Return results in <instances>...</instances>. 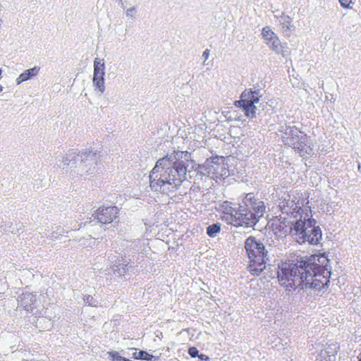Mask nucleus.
<instances>
[{
    "label": "nucleus",
    "mask_w": 361,
    "mask_h": 361,
    "mask_svg": "<svg viewBox=\"0 0 361 361\" xmlns=\"http://www.w3.org/2000/svg\"><path fill=\"white\" fill-rule=\"evenodd\" d=\"M102 157V148L72 149L62 157L61 164L70 178L87 179L97 173V165Z\"/></svg>",
    "instance_id": "f257e3e1"
},
{
    "label": "nucleus",
    "mask_w": 361,
    "mask_h": 361,
    "mask_svg": "<svg viewBox=\"0 0 361 361\" xmlns=\"http://www.w3.org/2000/svg\"><path fill=\"white\" fill-rule=\"evenodd\" d=\"M279 135L284 145L292 147L303 159L314 154L312 142L310 136L295 126H281Z\"/></svg>",
    "instance_id": "f03ea898"
},
{
    "label": "nucleus",
    "mask_w": 361,
    "mask_h": 361,
    "mask_svg": "<svg viewBox=\"0 0 361 361\" xmlns=\"http://www.w3.org/2000/svg\"><path fill=\"white\" fill-rule=\"evenodd\" d=\"M302 264L290 261L282 262L278 266L277 278L279 284L288 290L304 288V277Z\"/></svg>",
    "instance_id": "7ed1b4c3"
},
{
    "label": "nucleus",
    "mask_w": 361,
    "mask_h": 361,
    "mask_svg": "<svg viewBox=\"0 0 361 361\" xmlns=\"http://www.w3.org/2000/svg\"><path fill=\"white\" fill-rule=\"evenodd\" d=\"M239 209L243 216L244 226L252 227L264 216L266 206L258 194L249 192L243 197Z\"/></svg>",
    "instance_id": "20e7f679"
},
{
    "label": "nucleus",
    "mask_w": 361,
    "mask_h": 361,
    "mask_svg": "<svg viewBox=\"0 0 361 361\" xmlns=\"http://www.w3.org/2000/svg\"><path fill=\"white\" fill-rule=\"evenodd\" d=\"M316 224L314 219H300L290 228V233L299 244L317 245L322 240V233Z\"/></svg>",
    "instance_id": "39448f33"
},
{
    "label": "nucleus",
    "mask_w": 361,
    "mask_h": 361,
    "mask_svg": "<svg viewBox=\"0 0 361 361\" xmlns=\"http://www.w3.org/2000/svg\"><path fill=\"white\" fill-rule=\"evenodd\" d=\"M245 248L250 259L248 270L252 275H259L265 269V248L264 245L256 239L250 236L245 242Z\"/></svg>",
    "instance_id": "423d86ee"
},
{
    "label": "nucleus",
    "mask_w": 361,
    "mask_h": 361,
    "mask_svg": "<svg viewBox=\"0 0 361 361\" xmlns=\"http://www.w3.org/2000/svg\"><path fill=\"white\" fill-rule=\"evenodd\" d=\"M303 274L304 288H311L320 291L329 287L331 274L330 269L303 271Z\"/></svg>",
    "instance_id": "0eeeda50"
},
{
    "label": "nucleus",
    "mask_w": 361,
    "mask_h": 361,
    "mask_svg": "<svg viewBox=\"0 0 361 361\" xmlns=\"http://www.w3.org/2000/svg\"><path fill=\"white\" fill-rule=\"evenodd\" d=\"M174 154L178 156L180 154L182 155L185 154V160L186 163L183 161L175 163V166L171 169V171L173 172V174H175L176 176V180H188L192 178H197V176L198 175V172L197 171V169L200 166H196V164L193 163L192 160L189 161L186 157H188V153L187 152H176L174 151Z\"/></svg>",
    "instance_id": "6e6552de"
},
{
    "label": "nucleus",
    "mask_w": 361,
    "mask_h": 361,
    "mask_svg": "<svg viewBox=\"0 0 361 361\" xmlns=\"http://www.w3.org/2000/svg\"><path fill=\"white\" fill-rule=\"evenodd\" d=\"M222 221L235 227L244 226L240 210L235 209V204L228 200L224 201L216 209Z\"/></svg>",
    "instance_id": "1a4fd4ad"
},
{
    "label": "nucleus",
    "mask_w": 361,
    "mask_h": 361,
    "mask_svg": "<svg viewBox=\"0 0 361 361\" xmlns=\"http://www.w3.org/2000/svg\"><path fill=\"white\" fill-rule=\"evenodd\" d=\"M261 97L258 90L245 91L241 94V99L236 101L235 105L241 107L247 117L254 118L256 116L257 104H259Z\"/></svg>",
    "instance_id": "9d476101"
},
{
    "label": "nucleus",
    "mask_w": 361,
    "mask_h": 361,
    "mask_svg": "<svg viewBox=\"0 0 361 361\" xmlns=\"http://www.w3.org/2000/svg\"><path fill=\"white\" fill-rule=\"evenodd\" d=\"M300 262L302 269L305 271L330 269L329 260L325 253L312 255L307 260L300 261Z\"/></svg>",
    "instance_id": "9b49d317"
},
{
    "label": "nucleus",
    "mask_w": 361,
    "mask_h": 361,
    "mask_svg": "<svg viewBox=\"0 0 361 361\" xmlns=\"http://www.w3.org/2000/svg\"><path fill=\"white\" fill-rule=\"evenodd\" d=\"M118 209L115 206L101 207L95 212V217L102 224H110L117 216Z\"/></svg>",
    "instance_id": "f8f14e48"
},
{
    "label": "nucleus",
    "mask_w": 361,
    "mask_h": 361,
    "mask_svg": "<svg viewBox=\"0 0 361 361\" xmlns=\"http://www.w3.org/2000/svg\"><path fill=\"white\" fill-rule=\"evenodd\" d=\"M175 154H176L171 155L167 154L166 156L159 159L152 169L153 174H156L157 172H161L164 169H172L173 165L177 161L176 155Z\"/></svg>",
    "instance_id": "ddd939ff"
},
{
    "label": "nucleus",
    "mask_w": 361,
    "mask_h": 361,
    "mask_svg": "<svg viewBox=\"0 0 361 361\" xmlns=\"http://www.w3.org/2000/svg\"><path fill=\"white\" fill-rule=\"evenodd\" d=\"M267 45L276 54H281L283 57H286L290 55L286 44H282L278 36L268 42Z\"/></svg>",
    "instance_id": "4468645a"
},
{
    "label": "nucleus",
    "mask_w": 361,
    "mask_h": 361,
    "mask_svg": "<svg viewBox=\"0 0 361 361\" xmlns=\"http://www.w3.org/2000/svg\"><path fill=\"white\" fill-rule=\"evenodd\" d=\"M39 70L40 68L38 66H34L32 68L25 70L16 78V84L20 85L21 83L27 81L28 80L35 78L39 74Z\"/></svg>",
    "instance_id": "2eb2a0df"
},
{
    "label": "nucleus",
    "mask_w": 361,
    "mask_h": 361,
    "mask_svg": "<svg viewBox=\"0 0 361 361\" xmlns=\"http://www.w3.org/2000/svg\"><path fill=\"white\" fill-rule=\"evenodd\" d=\"M150 180H176V176L173 174L171 169H164L161 172H157L156 174H153V170L149 175Z\"/></svg>",
    "instance_id": "dca6fc26"
},
{
    "label": "nucleus",
    "mask_w": 361,
    "mask_h": 361,
    "mask_svg": "<svg viewBox=\"0 0 361 361\" xmlns=\"http://www.w3.org/2000/svg\"><path fill=\"white\" fill-rule=\"evenodd\" d=\"M93 78H104L105 63L103 59L95 58L93 63Z\"/></svg>",
    "instance_id": "f3484780"
},
{
    "label": "nucleus",
    "mask_w": 361,
    "mask_h": 361,
    "mask_svg": "<svg viewBox=\"0 0 361 361\" xmlns=\"http://www.w3.org/2000/svg\"><path fill=\"white\" fill-rule=\"evenodd\" d=\"M279 22L284 33L291 32L295 28L292 18L289 16L282 14L279 18Z\"/></svg>",
    "instance_id": "a211bd4d"
},
{
    "label": "nucleus",
    "mask_w": 361,
    "mask_h": 361,
    "mask_svg": "<svg viewBox=\"0 0 361 361\" xmlns=\"http://www.w3.org/2000/svg\"><path fill=\"white\" fill-rule=\"evenodd\" d=\"M92 83L94 90L99 94H102L105 91V80L104 78H92Z\"/></svg>",
    "instance_id": "6ab92c4d"
},
{
    "label": "nucleus",
    "mask_w": 361,
    "mask_h": 361,
    "mask_svg": "<svg viewBox=\"0 0 361 361\" xmlns=\"http://www.w3.org/2000/svg\"><path fill=\"white\" fill-rule=\"evenodd\" d=\"M262 35L266 44L277 37V35L271 30L269 27H265L262 29Z\"/></svg>",
    "instance_id": "aec40b11"
},
{
    "label": "nucleus",
    "mask_w": 361,
    "mask_h": 361,
    "mask_svg": "<svg viewBox=\"0 0 361 361\" xmlns=\"http://www.w3.org/2000/svg\"><path fill=\"white\" fill-rule=\"evenodd\" d=\"M220 231L221 224L219 223L210 225L207 228V234L211 238L215 237Z\"/></svg>",
    "instance_id": "412c9836"
},
{
    "label": "nucleus",
    "mask_w": 361,
    "mask_h": 361,
    "mask_svg": "<svg viewBox=\"0 0 361 361\" xmlns=\"http://www.w3.org/2000/svg\"><path fill=\"white\" fill-rule=\"evenodd\" d=\"M152 355L147 353L144 350H140L138 353H134L133 355V357L134 359H142L145 360H151L152 358Z\"/></svg>",
    "instance_id": "4be33fe9"
},
{
    "label": "nucleus",
    "mask_w": 361,
    "mask_h": 361,
    "mask_svg": "<svg viewBox=\"0 0 361 361\" xmlns=\"http://www.w3.org/2000/svg\"><path fill=\"white\" fill-rule=\"evenodd\" d=\"M334 348H331L330 346L329 348L331 350V351L327 350V348L324 350H322L321 355L324 357L326 354L332 353V355H329V361H335L336 359V345H333Z\"/></svg>",
    "instance_id": "5701e85b"
},
{
    "label": "nucleus",
    "mask_w": 361,
    "mask_h": 361,
    "mask_svg": "<svg viewBox=\"0 0 361 361\" xmlns=\"http://www.w3.org/2000/svg\"><path fill=\"white\" fill-rule=\"evenodd\" d=\"M136 12H137L136 8L131 7V8H128L126 11V15L127 18L133 19L135 17Z\"/></svg>",
    "instance_id": "b1692460"
},
{
    "label": "nucleus",
    "mask_w": 361,
    "mask_h": 361,
    "mask_svg": "<svg viewBox=\"0 0 361 361\" xmlns=\"http://www.w3.org/2000/svg\"><path fill=\"white\" fill-rule=\"evenodd\" d=\"M338 1L343 8H351L350 4L353 3V0H338Z\"/></svg>",
    "instance_id": "393cba45"
},
{
    "label": "nucleus",
    "mask_w": 361,
    "mask_h": 361,
    "mask_svg": "<svg viewBox=\"0 0 361 361\" xmlns=\"http://www.w3.org/2000/svg\"><path fill=\"white\" fill-rule=\"evenodd\" d=\"M188 354L192 357H198V355H199V351L196 347H190L188 349Z\"/></svg>",
    "instance_id": "a878e982"
},
{
    "label": "nucleus",
    "mask_w": 361,
    "mask_h": 361,
    "mask_svg": "<svg viewBox=\"0 0 361 361\" xmlns=\"http://www.w3.org/2000/svg\"><path fill=\"white\" fill-rule=\"evenodd\" d=\"M109 355H110V357H111V359L113 360H117V361L121 360H123V357L119 356L118 352H115V351L114 352H110L109 353Z\"/></svg>",
    "instance_id": "bb28decb"
},
{
    "label": "nucleus",
    "mask_w": 361,
    "mask_h": 361,
    "mask_svg": "<svg viewBox=\"0 0 361 361\" xmlns=\"http://www.w3.org/2000/svg\"><path fill=\"white\" fill-rule=\"evenodd\" d=\"M198 357L201 361H209V357L204 354L199 355Z\"/></svg>",
    "instance_id": "cd10ccee"
},
{
    "label": "nucleus",
    "mask_w": 361,
    "mask_h": 361,
    "mask_svg": "<svg viewBox=\"0 0 361 361\" xmlns=\"http://www.w3.org/2000/svg\"><path fill=\"white\" fill-rule=\"evenodd\" d=\"M93 300V297L92 295H86L84 298V300L85 302L89 303L90 305V302Z\"/></svg>",
    "instance_id": "c85d7f7f"
},
{
    "label": "nucleus",
    "mask_w": 361,
    "mask_h": 361,
    "mask_svg": "<svg viewBox=\"0 0 361 361\" xmlns=\"http://www.w3.org/2000/svg\"><path fill=\"white\" fill-rule=\"evenodd\" d=\"M209 56V50L206 49L204 51L202 54V57L204 59V60H207Z\"/></svg>",
    "instance_id": "c756f323"
},
{
    "label": "nucleus",
    "mask_w": 361,
    "mask_h": 361,
    "mask_svg": "<svg viewBox=\"0 0 361 361\" xmlns=\"http://www.w3.org/2000/svg\"><path fill=\"white\" fill-rule=\"evenodd\" d=\"M161 185H160V187L166 185V184H171V182H165V181H163V182H161Z\"/></svg>",
    "instance_id": "7c9ffc66"
},
{
    "label": "nucleus",
    "mask_w": 361,
    "mask_h": 361,
    "mask_svg": "<svg viewBox=\"0 0 361 361\" xmlns=\"http://www.w3.org/2000/svg\"><path fill=\"white\" fill-rule=\"evenodd\" d=\"M3 91V87L0 85V92Z\"/></svg>",
    "instance_id": "2f4dec72"
},
{
    "label": "nucleus",
    "mask_w": 361,
    "mask_h": 361,
    "mask_svg": "<svg viewBox=\"0 0 361 361\" xmlns=\"http://www.w3.org/2000/svg\"><path fill=\"white\" fill-rule=\"evenodd\" d=\"M150 183H151L150 186H151L152 188H154V187H155V185H154V184H153V185H152V182H150Z\"/></svg>",
    "instance_id": "473e14b6"
},
{
    "label": "nucleus",
    "mask_w": 361,
    "mask_h": 361,
    "mask_svg": "<svg viewBox=\"0 0 361 361\" xmlns=\"http://www.w3.org/2000/svg\"><path fill=\"white\" fill-rule=\"evenodd\" d=\"M358 169L360 171H361V166H359Z\"/></svg>",
    "instance_id": "72a5a7b5"
},
{
    "label": "nucleus",
    "mask_w": 361,
    "mask_h": 361,
    "mask_svg": "<svg viewBox=\"0 0 361 361\" xmlns=\"http://www.w3.org/2000/svg\"><path fill=\"white\" fill-rule=\"evenodd\" d=\"M358 359V361H361V358H357Z\"/></svg>",
    "instance_id": "f704fd0d"
}]
</instances>
